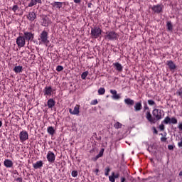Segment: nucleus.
Masks as SVG:
<instances>
[{"mask_svg":"<svg viewBox=\"0 0 182 182\" xmlns=\"http://www.w3.org/2000/svg\"><path fill=\"white\" fill-rule=\"evenodd\" d=\"M162 113L163 110L160 109H154L152 111L153 115H151V112H150V111H146L145 117L151 124H156L158 120H161V119H163Z\"/></svg>","mask_w":182,"mask_h":182,"instance_id":"obj_1","label":"nucleus"},{"mask_svg":"<svg viewBox=\"0 0 182 182\" xmlns=\"http://www.w3.org/2000/svg\"><path fill=\"white\" fill-rule=\"evenodd\" d=\"M49 38V33L48 31L43 30L38 38L39 43L41 44L48 45L49 43V40H48Z\"/></svg>","mask_w":182,"mask_h":182,"instance_id":"obj_2","label":"nucleus"},{"mask_svg":"<svg viewBox=\"0 0 182 182\" xmlns=\"http://www.w3.org/2000/svg\"><path fill=\"white\" fill-rule=\"evenodd\" d=\"M105 39L108 41H117L119 39V34L116 31H107L105 33Z\"/></svg>","mask_w":182,"mask_h":182,"instance_id":"obj_3","label":"nucleus"},{"mask_svg":"<svg viewBox=\"0 0 182 182\" xmlns=\"http://www.w3.org/2000/svg\"><path fill=\"white\" fill-rule=\"evenodd\" d=\"M102 35V29L98 26H95L91 28V36L94 39H97Z\"/></svg>","mask_w":182,"mask_h":182,"instance_id":"obj_4","label":"nucleus"},{"mask_svg":"<svg viewBox=\"0 0 182 182\" xmlns=\"http://www.w3.org/2000/svg\"><path fill=\"white\" fill-rule=\"evenodd\" d=\"M23 37L26 42H32L35 38V33H32V31H24Z\"/></svg>","mask_w":182,"mask_h":182,"instance_id":"obj_5","label":"nucleus"},{"mask_svg":"<svg viewBox=\"0 0 182 182\" xmlns=\"http://www.w3.org/2000/svg\"><path fill=\"white\" fill-rule=\"evenodd\" d=\"M16 45L18 46V48H23L26 43V40L23 37V36H20L16 38Z\"/></svg>","mask_w":182,"mask_h":182,"instance_id":"obj_6","label":"nucleus"},{"mask_svg":"<svg viewBox=\"0 0 182 182\" xmlns=\"http://www.w3.org/2000/svg\"><path fill=\"white\" fill-rule=\"evenodd\" d=\"M19 139L20 141L23 143V141H26L29 139V134H28V132L23 130L19 133Z\"/></svg>","mask_w":182,"mask_h":182,"instance_id":"obj_7","label":"nucleus"},{"mask_svg":"<svg viewBox=\"0 0 182 182\" xmlns=\"http://www.w3.org/2000/svg\"><path fill=\"white\" fill-rule=\"evenodd\" d=\"M164 7V6L161 4L154 5L151 7V10L153 11V12H154V14H161V12H163Z\"/></svg>","mask_w":182,"mask_h":182,"instance_id":"obj_8","label":"nucleus"},{"mask_svg":"<svg viewBox=\"0 0 182 182\" xmlns=\"http://www.w3.org/2000/svg\"><path fill=\"white\" fill-rule=\"evenodd\" d=\"M80 105H76L74 107V109L72 110V108L69 109V113L70 114H74L75 116H79V113H80Z\"/></svg>","mask_w":182,"mask_h":182,"instance_id":"obj_9","label":"nucleus"},{"mask_svg":"<svg viewBox=\"0 0 182 182\" xmlns=\"http://www.w3.org/2000/svg\"><path fill=\"white\" fill-rule=\"evenodd\" d=\"M55 159H56V156H55V153L49 151L47 154V160L48 163H55Z\"/></svg>","mask_w":182,"mask_h":182,"instance_id":"obj_10","label":"nucleus"},{"mask_svg":"<svg viewBox=\"0 0 182 182\" xmlns=\"http://www.w3.org/2000/svg\"><path fill=\"white\" fill-rule=\"evenodd\" d=\"M52 23V21L50 20V18H49V17H43L42 18V22H41V25L42 26H49V25H50Z\"/></svg>","mask_w":182,"mask_h":182,"instance_id":"obj_11","label":"nucleus"},{"mask_svg":"<svg viewBox=\"0 0 182 182\" xmlns=\"http://www.w3.org/2000/svg\"><path fill=\"white\" fill-rule=\"evenodd\" d=\"M53 92V90H52L51 86H46L43 89V93L44 96H52V93Z\"/></svg>","mask_w":182,"mask_h":182,"instance_id":"obj_12","label":"nucleus"},{"mask_svg":"<svg viewBox=\"0 0 182 182\" xmlns=\"http://www.w3.org/2000/svg\"><path fill=\"white\" fill-rule=\"evenodd\" d=\"M36 18H37V16L35 11L29 12L28 14L27 15V19L30 21V22H33V21H35Z\"/></svg>","mask_w":182,"mask_h":182,"instance_id":"obj_13","label":"nucleus"},{"mask_svg":"<svg viewBox=\"0 0 182 182\" xmlns=\"http://www.w3.org/2000/svg\"><path fill=\"white\" fill-rule=\"evenodd\" d=\"M37 4H42V0H31L28 5L26 7V9H27V8H32V6H35Z\"/></svg>","mask_w":182,"mask_h":182,"instance_id":"obj_14","label":"nucleus"},{"mask_svg":"<svg viewBox=\"0 0 182 182\" xmlns=\"http://www.w3.org/2000/svg\"><path fill=\"white\" fill-rule=\"evenodd\" d=\"M166 65L167 66H168L169 70L171 71L176 70V68H177V66L176 65L174 62H173V60H168Z\"/></svg>","mask_w":182,"mask_h":182,"instance_id":"obj_15","label":"nucleus"},{"mask_svg":"<svg viewBox=\"0 0 182 182\" xmlns=\"http://www.w3.org/2000/svg\"><path fill=\"white\" fill-rule=\"evenodd\" d=\"M110 93L112 95V97L114 100H119L120 99V95L117 94V91L116 90H110Z\"/></svg>","mask_w":182,"mask_h":182,"instance_id":"obj_16","label":"nucleus"},{"mask_svg":"<svg viewBox=\"0 0 182 182\" xmlns=\"http://www.w3.org/2000/svg\"><path fill=\"white\" fill-rule=\"evenodd\" d=\"M4 165L6 168H11V167H14V162L11 161L10 159H5L4 161Z\"/></svg>","mask_w":182,"mask_h":182,"instance_id":"obj_17","label":"nucleus"},{"mask_svg":"<svg viewBox=\"0 0 182 182\" xmlns=\"http://www.w3.org/2000/svg\"><path fill=\"white\" fill-rule=\"evenodd\" d=\"M134 112H140L143 109V105H141V101L136 102L134 106Z\"/></svg>","mask_w":182,"mask_h":182,"instance_id":"obj_18","label":"nucleus"},{"mask_svg":"<svg viewBox=\"0 0 182 182\" xmlns=\"http://www.w3.org/2000/svg\"><path fill=\"white\" fill-rule=\"evenodd\" d=\"M33 168L38 170V168H42L43 167V161H38L36 164H33Z\"/></svg>","mask_w":182,"mask_h":182,"instance_id":"obj_19","label":"nucleus"},{"mask_svg":"<svg viewBox=\"0 0 182 182\" xmlns=\"http://www.w3.org/2000/svg\"><path fill=\"white\" fill-rule=\"evenodd\" d=\"M113 66L118 72H123V65L119 63H114Z\"/></svg>","mask_w":182,"mask_h":182,"instance_id":"obj_20","label":"nucleus"},{"mask_svg":"<svg viewBox=\"0 0 182 182\" xmlns=\"http://www.w3.org/2000/svg\"><path fill=\"white\" fill-rule=\"evenodd\" d=\"M55 105H56V102H55L52 98H50L47 102V106L48 109H52Z\"/></svg>","mask_w":182,"mask_h":182,"instance_id":"obj_21","label":"nucleus"},{"mask_svg":"<svg viewBox=\"0 0 182 182\" xmlns=\"http://www.w3.org/2000/svg\"><path fill=\"white\" fill-rule=\"evenodd\" d=\"M53 8H57V9H60V8H62L63 6V2H59V1H55L53 4H51Z\"/></svg>","mask_w":182,"mask_h":182,"instance_id":"obj_22","label":"nucleus"},{"mask_svg":"<svg viewBox=\"0 0 182 182\" xmlns=\"http://www.w3.org/2000/svg\"><path fill=\"white\" fill-rule=\"evenodd\" d=\"M124 102L128 106H134V101L130 98L125 99Z\"/></svg>","mask_w":182,"mask_h":182,"instance_id":"obj_23","label":"nucleus"},{"mask_svg":"<svg viewBox=\"0 0 182 182\" xmlns=\"http://www.w3.org/2000/svg\"><path fill=\"white\" fill-rule=\"evenodd\" d=\"M13 70L15 73H21L23 70V68L21 65L15 66Z\"/></svg>","mask_w":182,"mask_h":182,"instance_id":"obj_24","label":"nucleus"},{"mask_svg":"<svg viewBox=\"0 0 182 182\" xmlns=\"http://www.w3.org/2000/svg\"><path fill=\"white\" fill-rule=\"evenodd\" d=\"M47 132L48 134L53 136V134H55V128H53V127H48L47 128Z\"/></svg>","mask_w":182,"mask_h":182,"instance_id":"obj_25","label":"nucleus"},{"mask_svg":"<svg viewBox=\"0 0 182 182\" xmlns=\"http://www.w3.org/2000/svg\"><path fill=\"white\" fill-rule=\"evenodd\" d=\"M166 26L168 31H173V24L171 23V21H167Z\"/></svg>","mask_w":182,"mask_h":182,"instance_id":"obj_26","label":"nucleus"},{"mask_svg":"<svg viewBox=\"0 0 182 182\" xmlns=\"http://www.w3.org/2000/svg\"><path fill=\"white\" fill-rule=\"evenodd\" d=\"M88 75H89V72L88 71H85V72L82 73L81 74V79L85 80L86 79V77H87Z\"/></svg>","mask_w":182,"mask_h":182,"instance_id":"obj_27","label":"nucleus"},{"mask_svg":"<svg viewBox=\"0 0 182 182\" xmlns=\"http://www.w3.org/2000/svg\"><path fill=\"white\" fill-rule=\"evenodd\" d=\"M105 92H106V90L105 89V87H100L98 90V95H105Z\"/></svg>","mask_w":182,"mask_h":182,"instance_id":"obj_28","label":"nucleus"},{"mask_svg":"<svg viewBox=\"0 0 182 182\" xmlns=\"http://www.w3.org/2000/svg\"><path fill=\"white\" fill-rule=\"evenodd\" d=\"M170 122H171V118H169V117H165L164 120L162 121V123H164V124H170Z\"/></svg>","mask_w":182,"mask_h":182,"instance_id":"obj_29","label":"nucleus"},{"mask_svg":"<svg viewBox=\"0 0 182 182\" xmlns=\"http://www.w3.org/2000/svg\"><path fill=\"white\" fill-rule=\"evenodd\" d=\"M122 123L117 122L114 124V129H122Z\"/></svg>","mask_w":182,"mask_h":182,"instance_id":"obj_30","label":"nucleus"},{"mask_svg":"<svg viewBox=\"0 0 182 182\" xmlns=\"http://www.w3.org/2000/svg\"><path fill=\"white\" fill-rule=\"evenodd\" d=\"M176 96H178L181 99H182V88H180L176 91Z\"/></svg>","mask_w":182,"mask_h":182,"instance_id":"obj_31","label":"nucleus"},{"mask_svg":"<svg viewBox=\"0 0 182 182\" xmlns=\"http://www.w3.org/2000/svg\"><path fill=\"white\" fill-rule=\"evenodd\" d=\"M178 123V121H177V119H176V117H172L171 119V121H170V124H177Z\"/></svg>","mask_w":182,"mask_h":182,"instance_id":"obj_32","label":"nucleus"},{"mask_svg":"<svg viewBox=\"0 0 182 182\" xmlns=\"http://www.w3.org/2000/svg\"><path fill=\"white\" fill-rule=\"evenodd\" d=\"M110 168L109 166L106 167L105 169V176H106V177H107V176H109V173H110Z\"/></svg>","mask_w":182,"mask_h":182,"instance_id":"obj_33","label":"nucleus"},{"mask_svg":"<svg viewBox=\"0 0 182 182\" xmlns=\"http://www.w3.org/2000/svg\"><path fill=\"white\" fill-rule=\"evenodd\" d=\"M148 105H149V106H156V102L153 100H149Z\"/></svg>","mask_w":182,"mask_h":182,"instance_id":"obj_34","label":"nucleus"},{"mask_svg":"<svg viewBox=\"0 0 182 182\" xmlns=\"http://www.w3.org/2000/svg\"><path fill=\"white\" fill-rule=\"evenodd\" d=\"M105 153V149H102L97 156L100 159V157H103V154Z\"/></svg>","mask_w":182,"mask_h":182,"instance_id":"obj_35","label":"nucleus"},{"mask_svg":"<svg viewBox=\"0 0 182 182\" xmlns=\"http://www.w3.org/2000/svg\"><path fill=\"white\" fill-rule=\"evenodd\" d=\"M18 9H19V6H18V5H14L12 7L13 12H16V11H18Z\"/></svg>","mask_w":182,"mask_h":182,"instance_id":"obj_36","label":"nucleus"},{"mask_svg":"<svg viewBox=\"0 0 182 182\" xmlns=\"http://www.w3.org/2000/svg\"><path fill=\"white\" fill-rule=\"evenodd\" d=\"M57 72H62L63 70V66L62 65H58L56 68Z\"/></svg>","mask_w":182,"mask_h":182,"instance_id":"obj_37","label":"nucleus"},{"mask_svg":"<svg viewBox=\"0 0 182 182\" xmlns=\"http://www.w3.org/2000/svg\"><path fill=\"white\" fill-rule=\"evenodd\" d=\"M72 177H77V171H73L71 173Z\"/></svg>","mask_w":182,"mask_h":182,"instance_id":"obj_38","label":"nucleus"},{"mask_svg":"<svg viewBox=\"0 0 182 182\" xmlns=\"http://www.w3.org/2000/svg\"><path fill=\"white\" fill-rule=\"evenodd\" d=\"M109 180L111 182H115L116 181V180L114 178V176H113V175L109 176Z\"/></svg>","mask_w":182,"mask_h":182,"instance_id":"obj_39","label":"nucleus"},{"mask_svg":"<svg viewBox=\"0 0 182 182\" xmlns=\"http://www.w3.org/2000/svg\"><path fill=\"white\" fill-rule=\"evenodd\" d=\"M97 103H98L97 100H94L91 102L90 105H92V106H95L97 105Z\"/></svg>","mask_w":182,"mask_h":182,"instance_id":"obj_40","label":"nucleus"},{"mask_svg":"<svg viewBox=\"0 0 182 182\" xmlns=\"http://www.w3.org/2000/svg\"><path fill=\"white\" fill-rule=\"evenodd\" d=\"M144 110H146V112H150V108L147 106V104H144Z\"/></svg>","mask_w":182,"mask_h":182,"instance_id":"obj_41","label":"nucleus"},{"mask_svg":"<svg viewBox=\"0 0 182 182\" xmlns=\"http://www.w3.org/2000/svg\"><path fill=\"white\" fill-rule=\"evenodd\" d=\"M112 176H113L114 178H119L120 175L119 173L115 174L114 172H112Z\"/></svg>","mask_w":182,"mask_h":182,"instance_id":"obj_42","label":"nucleus"},{"mask_svg":"<svg viewBox=\"0 0 182 182\" xmlns=\"http://www.w3.org/2000/svg\"><path fill=\"white\" fill-rule=\"evenodd\" d=\"M161 141L166 143V141H167V138L163 136L161 138Z\"/></svg>","mask_w":182,"mask_h":182,"instance_id":"obj_43","label":"nucleus"},{"mask_svg":"<svg viewBox=\"0 0 182 182\" xmlns=\"http://www.w3.org/2000/svg\"><path fill=\"white\" fill-rule=\"evenodd\" d=\"M16 181L17 182H22L23 181V179L21 177L16 178Z\"/></svg>","mask_w":182,"mask_h":182,"instance_id":"obj_44","label":"nucleus"},{"mask_svg":"<svg viewBox=\"0 0 182 182\" xmlns=\"http://www.w3.org/2000/svg\"><path fill=\"white\" fill-rule=\"evenodd\" d=\"M159 129H160V130H161L162 132L164 130V124H161L160 126H159Z\"/></svg>","mask_w":182,"mask_h":182,"instance_id":"obj_45","label":"nucleus"},{"mask_svg":"<svg viewBox=\"0 0 182 182\" xmlns=\"http://www.w3.org/2000/svg\"><path fill=\"white\" fill-rule=\"evenodd\" d=\"M168 150H174V146H173V145H168Z\"/></svg>","mask_w":182,"mask_h":182,"instance_id":"obj_46","label":"nucleus"},{"mask_svg":"<svg viewBox=\"0 0 182 182\" xmlns=\"http://www.w3.org/2000/svg\"><path fill=\"white\" fill-rule=\"evenodd\" d=\"M99 157L97 155L95 158L92 159L93 161H97V160H99Z\"/></svg>","mask_w":182,"mask_h":182,"instance_id":"obj_47","label":"nucleus"},{"mask_svg":"<svg viewBox=\"0 0 182 182\" xmlns=\"http://www.w3.org/2000/svg\"><path fill=\"white\" fill-rule=\"evenodd\" d=\"M154 133L155 134H159V131H157V129H156V127H154Z\"/></svg>","mask_w":182,"mask_h":182,"instance_id":"obj_48","label":"nucleus"},{"mask_svg":"<svg viewBox=\"0 0 182 182\" xmlns=\"http://www.w3.org/2000/svg\"><path fill=\"white\" fill-rule=\"evenodd\" d=\"M82 0H74L75 4H80Z\"/></svg>","mask_w":182,"mask_h":182,"instance_id":"obj_49","label":"nucleus"},{"mask_svg":"<svg viewBox=\"0 0 182 182\" xmlns=\"http://www.w3.org/2000/svg\"><path fill=\"white\" fill-rule=\"evenodd\" d=\"M124 181H126V178L122 177L121 178V182H124Z\"/></svg>","mask_w":182,"mask_h":182,"instance_id":"obj_50","label":"nucleus"},{"mask_svg":"<svg viewBox=\"0 0 182 182\" xmlns=\"http://www.w3.org/2000/svg\"><path fill=\"white\" fill-rule=\"evenodd\" d=\"M178 129H179V130H182V123H181V124H179V125H178Z\"/></svg>","mask_w":182,"mask_h":182,"instance_id":"obj_51","label":"nucleus"},{"mask_svg":"<svg viewBox=\"0 0 182 182\" xmlns=\"http://www.w3.org/2000/svg\"><path fill=\"white\" fill-rule=\"evenodd\" d=\"M91 6H92V3H88V4H87L88 8H90Z\"/></svg>","mask_w":182,"mask_h":182,"instance_id":"obj_52","label":"nucleus"},{"mask_svg":"<svg viewBox=\"0 0 182 182\" xmlns=\"http://www.w3.org/2000/svg\"><path fill=\"white\" fill-rule=\"evenodd\" d=\"M0 127H2V121H0Z\"/></svg>","mask_w":182,"mask_h":182,"instance_id":"obj_53","label":"nucleus"},{"mask_svg":"<svg viewBox=\"0 0 182 182\" xmlns=\"http://www.w3.org/2000/svg\"><path fill=\"white\" fill-rule=\"evenodd\" d=\"M95 173H99V169H96Z\"/></svg>","mask_w":182,"mask_h":182,"instance_id":"obj_54","label":"nucleus"},{"mask_svg":"<svg viewBox=\"0 0 182 182\" xmlns=\"http://www.w3.org/2000/svg\"><path fill=\"white\" fill-rule=\"evenodd\" d=\"M179 176H182V171H181V172L179 173Z\"/></svg>","mask_w":182,"mask_h":182,"instance_id":"obj_55","label":"nucleus"}]
</instances>
